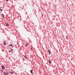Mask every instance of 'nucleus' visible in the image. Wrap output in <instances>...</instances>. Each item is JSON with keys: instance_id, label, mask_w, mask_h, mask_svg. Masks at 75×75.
Listing matches in <instances>:
<instances>
[{"instance_id": "nucleus-1", "label": "nucleus", "mask_w": 75, "mask_h": 75, "mask_svg": "<svg viewBox=\"0 0 75 75\" xmlns=\"http://www.w3.org/2000/svg\"><path fill=\"white\" fill-rule=\"evenodd\" d=\"M13 49H11L9 50V52H11L12 51H13Z\"/></svg>"}, {"instance_id": "nucleus-2", "label": "nucleus", "mask_w": 75, "mask_h": 75, "mask_svg": "<svg viewBox=\"0 0 75 75\" xmlns=\"http://www.w3.org/2000/svg\"><path fill=\"white\" fill-rule=\"evenodd\" d=\"M1 68H2V69H5V67H4V65H2L1 66Z\"/></svg>"}, {"instance_id": "nucleus-3", "label": "nucleus", "mask_w": 75, "mask_h": 75, "mask_svg": "<svg viewBox=\"0 0 75 75\" xmlns=\"http://www.w3.org/2000/svg\"><path fill=\"white\" fill-rule=\"evenodd\" d=\"M5 72L7 74H8V70H5Z\"/></svg>"}, {"instance_id": "nucleus-4", "label": "nucleus", "mask_w": 75, "mask_h": 75, "mask_svg": "<svg viewBox=\"0 0 75 75\" xmlns=\"http://www.w3.org/2000/svg\"><path fill=\"white\" fill-rule=\"evenodd\" d=\"M3 74L4 75H8V74H7V73L4 72Z\"/></svg>"}, {"instance_id": "nucleus-5", "label": "nucleus", "mask_w": 75, "mask_h": 75, "mask_svg": "<svg viewBox=\"0 0 75 75\" xmlns=\"http://www.w3.org/2000/svg\"><path fill=\"white\" fill-rule=\"evenodd\" d=\"M5 25H6V27H7V26H9V25H8V23H6Z\"/></svg>"}, {"instance_id": "nucleus-6", "label": "nucleus", "mask_w": 75, "mask_h": 75, "mask_svg": "<svg viewBox=\"0 0 75 75\" xmlns=\"http://www.w3.org/2000/svg\"><path fill=\"white\" fill-rule=\"evenodd\" d=\"M1 15L2 17H3V18H4V15L2 13Z\"/></svg>"}, {"instance_id": "nucleus-7", "label": "nucleus", "mask_w": 75, "mask_h": 75, "mask_svg": "<svg viewBox=\"0 0 75 75\" xmlns=\"http://www.w3.org/2000/svg\"><path fill=\"white\" fill-rule=\"evenodd\" d=\"M24 57L25 58H26V59H27V56H26V55L24 56Z\"/></svg>"}, {"instance_id": "nucleus-8", "label": "nucleus", "mask_w": 75, "mask_h": 75, "mask_svg": "<svg viewBox=\"0 0 75 75\" xmlns=\"http://www.w3.org/2000/svg\"><path fill=\"white\" fill-rule=\"evenodd\" d=\"M9 46H11L12 47H13V45L12 44H11V45H9Z\"/></svg>"}, {"instance_id": "nucleus-9", "label": "nucleus", "mask_w": 75, "mask_h": 75, "mask_svg": "<svg viewBox=\"0 0 75 75\" xmlns=\"http://www.w3.org/2000/svg\"><path fill=\"white\" fill-rule=\"evenodd\" d=\"M30 72H31V74H33V70H31L30 71Z\"/></svg>"}, {"instance_id": "nucleus-10", "label": "nucleus", "mask_w": 75, "mask_h": 75, "mask_svg": "<svg viewBox=\"0 0 75 75\" xmlns=\"http://www.w3.org/2000/svg\"><path fill=\"white\" fill-rule=\"evenodd\" d=\"M48 52H49V55L50 54H51V52H50V50H48Z\"/></svg>"}, {"instance_id": "nucleus-11", "label": "nucleus", "mask_w": 75, "mask_h": 75, "mask_svg": "<svg viewBox=\"0 0 75 75\" xmlns=\"http://www.w3.org/2000/svg\"><path fill=\"white\" fill-rule=\"evenodd\" d=\"M3 43L4 45H6V42H4Z\"/></svg>"}, {"instance_id": "nucleus-12", "label": "nucleus", "mask_w": 75, "mask_h": 75, "mask_svg": "<svg viewBox=\"0 0 75 75\" xmlns=\"http://www.w3.org/2000/svg\"><path fill=\"white\" fill-rule=\"evenodd\" d=\"M48 61L50 64H51V61H50V60H49Z\"/></svg>"}, {"instance_id": "nucleus-13", "label": "nucleus", "mask_w": 75, "mask_h": 75, "mask_svg": "<svg viewBox=\"0 0 75 75\" xmlns=\"http://www.w3.org/2000/svg\"><path fill=\"white\" fill-rule=\"evenodd\" d=\"M10 72L11 74H13L14 73V72H13L11 71V72Z\"/></svg>"}, {"instance_id": "nucleus-14", "label": "nucleus", "mask_w": 75, "mask_h": 75, "mask_svg": "<svg viewBox=\"0 0 75 75\" xmlns=\"http://www.w3.org/2000/svg\"><path fill=\"white\" fill-rule=\"evenodd\" d=\"M25 45L26 47H27V45H28V44H25Z\"/></svg>"}, {"instance_id": "nucleus-15", "label": "nucleus", "mask_w": 75, "mask_h": 75, "mask_svg": "<svg viewBox=\"0 0 75 75\" xmlns=\"http://www.w3.org/2000/svg\"><path fill=\"white\" fill-rule=\"evenodd\" d=\"M3 11V9H1L0 10V11Z\"/></svg>"}, {"instance_id": "nucleus-16", "label": "nucleus", "mask_w": 75, "mask_h": 75, "mask_svg": "<svg viewBox=\"0 0 75 75\" xmlns=\"http://www.w3.org/2000/svg\"><path fill=\"white\" fill-rule=\"evenodd\" d=\"M1 71H2V72H3V70H1Z\"/></svg>"}, {"instance_id": "nucleus-17", "label": "nucleus", "mask_w": 75, "mask_h": 75, "mask_svg": "<svg viewBox=\"0 0 75 75\" xmlns=\"http://www.w3.org/2000/svg\"><path fill=\"white\" fill-rule=\"evenodd\" d=\"M6 1H8V0H6Z\"/></svg>"}, {"instance_id": "nucleus-18", "label": "nucleus", "mask_w": 75, "mask_h": 75, "mask_svg": "<svg viewBox=\"0 0 75 75\" xmlns=\"http://www.w3.org/2000/svg\"><path fill=\"white\" fill-rule=\"evenodd\" d=\"M0 9H1V7H0Z\"/></svg>"}, {"instance_id": "nucleus-19", "label": "nucleus", "mask_w": 75, "mask_h": 75, "mask_svg": "<svg viewBox=\"0 0 75 75\" xmlns=\"http://www.w3.org/2000/svg\"><path fill=\"white\" fill-rule=\"evenodd\" d=\"M1 13V12H0V14Z\"/></svg>"}, {"instance_id": "nucleus-20", "label": "nucleus", "mask_w": 75, "mask_h": 75, "mask_svg": "<svg viewBox=\"0 0 75 75\" xmlns=\"http://www.w3.org/2000/svg\"><path fill=\"white\" fill-rule=\"evenodd\" d=\"M15 0V1H16V0Z\"/></svg>"}]
</instances>
